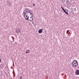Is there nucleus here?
Masks as SVG:
<instances>
[{"instance_id":"nucleus-10","label":"nucleus","mask_w":79,"mask_h":79,"mask_svg":"<svg viewBox=\"0 0 79 79\" xmlns=\"http://www.w3.org/2000/svg\"><path fill=\"white\" fill-rule=\"evenodd\" d=\"M29 53V52H28L27 51H26V53Z\"/></svg>"},{"instance_id":"nucleus-14","label":"nucleus","mask_w":79,"mask_h":79,"mask_svg":"<svg viewBox=\"0 0 79 79\" xmlns=\"http://www.w3.org/2000/svg\"><path fill=\"white\" fill-rule=\"evenodd\" d=\"M28 51L29 52H30V51H29V50H28Z\"/></svg>"},{"instance_id":"nucleus-1","label":"nucleus","mask_w":79,"mask_h":79,"mask_svg":"<svg viewBox=\"0 0 79 79\" xmlns=\"http://www.w3.org/2000/svg\"><path fill=\"white\" fill-rule=\"evenodd\" d=\"M73 68H76L78 65V62L77 61L74 60L72 62Z\"/></svg>"},{"instance_id":"nucleus-8","label":"nucleus","mask_w":79,"mask_h":79,"mask_svg":"<svg viewBox=\"0 0 79 79\" xmlns=\"http://www.w3.org/2000/svg\"><path fill=\"white\" fill-rule=\"evenodd\" d=\"M77 74L76 75H79V70H77L76 71Z\"/></svg>"},{"instance_id":"nucleus-5","label":"nucleus","mask_w":79,"mask_h":79,"mask_svg":"<svg viewBox=\"0 0 79 79\" xmlns=\"http://www.w3.org/2000/svg\"><path fill=\"white\" fill-rule=\"evenodd\" d=\"M21 29H19V28H17L15 30V32L16 33H17L18 34V35H19V33H20V32H21Z\"/></svg>"},{"instance_id":"nucleus-3","label":"nucleus","mask_w":79,"mask_h":79,"mask_svg":"<svg viewBox=\"0 0 79 79\" xmlns=\"http://www.w3.org/2000/svg\"><path fill=\"white\" fill-rule=\"evenodd\" d=\"M23 15H24V16L26 19H28V15L26 11H25V12H23Z\"/></svg>"},{"instance_id":"nucleus-15","label":"nucleus","mask_w":79,"mask_h":79,"mask_svg":"<svg viewBox=\"0 0 79 79\" xmlns=\"http://www.w3.org/2000/svg\"><path fill=\"white\" fill-rule=\"evenodd\" d=\"M20 79H22V78H21V77L20 78Z\"/></svg>"},{"instance_id":"nucleus-6","label":"nucleus","mask_w":79,"mask_h":79,"mask_svg":"<svg viewBox=\"0 0 79 79\" xmlns=\"http://www.w3.org/2000/svg\"><path fill=\"white\" fill-rule=\"evenodd\" d=\"M61 8L62 9L63 11H64V13H66V14L67 15H68V12H66V11L64 10V9L63 8L62 6H61Z\"/></svg>"},{"instance_id":"nucleus-13","label":"nucleus","mask_w":79,"mask_h":79,"mask_svg":"<svg viewBox=\"0 0 79 79\" xmlns=\"http://www.w3.org/2000/svg\"><path fill=\"white\" fill-rule=\"evenodd\" d=\"M1 63V59H0V63Z\"/></svg>"},{"instance_id":"nucleus-7","label":"nucleus","mask_w":79,"mask_h":79,"mask_svg":"<svg viewBox=\"0 0 79 79\" xmlns=\"http://www.w3.org/2000/svg\"><path fill=\"white\" fill-rule=\"evenodd\" d=\"M42 29H40L39 31H38V32L40 34H41V33H42Z\"/></svg>"},{"instance_id":"nucleus-2","label":"nucleus","mask_w":79,"mask_h":79,"mask_svg":"<svg viewBox=\"0 0 79 79\" xmlns=\"http://www.w3.org/2000/svg\"><path fill=\"white\" fill-rule=\"evenodd\" d=\"M24 11H27V15L28 16H31V11H29V9H26L24 10Z\"/></svg>"},{"instance_id":"nucleus-4","label":"nucleus","mask_w":79,"mask_h":79,"mask_svg":"<svg viewBox=\"0 0 79 79\" xmlns=\"http://www.w3.org/2000/svg\"><path fill=\"white\" fill-rule=\"evenodd\" d=\"M33 16H28V19H26V20H28V21H30L31 22L32 21H33Z\"/></svg>"},{"instance_id":"nucleus-9","label":"nucleus","mask_w":79,"mask_h":79,"mask_svg":"<svg viewBox=\"0 0 79 79\" xmlns=\"http://www.w3.org/2000/svg\"><path fill=\"white\" fill-rule=\"evenodd\" d=\"M0 68H1L2 69V68H4V66L2 64H1L0 65Z\"/></svg>"},{"instance_id":"nucleus-11","label":"nucleus","mask_w":79,"mask_h":79,"mask_svg":"<svg viewBox=\"0 0 79 79\" xmlns=\"http://www.w3.org/2000/svg\"><path fill=\"white\" fill-rule=\"evenodd\" d=\"M68 31H69V30H67V31L66 34H67V33H68Z\"/></svg>"},{"instance_id":"nucleus-12","label":"nucleus","mask_w":79,"mask_h":79,"mask_svg":"<svg viewBox=\"0 0 79 79\" xmlns=\"http://www.w3.org/2000/svg\"><path fill=\"white\" fill-rule=\"evenodd\" d=\"M33 6H35V4H33Z\"/></svg>"}]
</instances>
